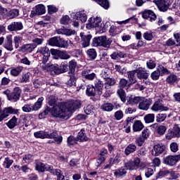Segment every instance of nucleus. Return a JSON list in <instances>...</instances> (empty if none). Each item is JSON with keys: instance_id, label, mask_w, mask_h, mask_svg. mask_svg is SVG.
Returning a JSON list of instances; mask_svg holds the SVG:
<instances>
[{"instance_id": "f257e3e1", "label": "nucleus", "mask_w": 180, "mask_h": 180, "mask_svg": "<svg viewBox=\"0 0 180 180\" xmlns=\"http://www.w3.org/2000/svg\"><path fill=\"white\" fill-rule=\"evenodd\" d=\"M49 105L53 106L52 115L55 117H60L63 120H68L70 112H64V103H58L57 97L55 96H50L48 98Z\"/></svg>"}, {"instance_id": "f3484780", "label": "nucleus", "mask_w": 180, "mask_h": 180, "mask_svg": "<svg viewBox=\"0 0 180 180\" xmlns=\"http://www.w3.org/2000/svg\"><path fill=\"white\" fill-rule=\"evenodd\" d=\"M3 47L7 50V51H12L13 50V44L12 41V35H8L6 38V41L3 44Z\"/></svg>"}, {"instance_id": "aec40b11", "label": "nucleus", "mask_w": 180, "mask_h": 180, "mask_svg": "<svg viewBox=\"0 0 180 180\" xmlns=\"http://www.w3.org/2000/svg\"><path fill=\"white\" fill-rule=\"evenodd\" d=\"M142 18H143V19H149L150 22H154V20L157 19V15L154 12L148 10L143 13Z\"/></svg>"}, {"instance_id": "4468645a", "label": "nucleus", "mask_w": 180, "mask_h": 180, "mask_svg": "<svg viewBox=\"0 0 180 180\" xmlns=\"http://www.w3.org/2000/svg\"><path fill=\"white\" fill-rule=\"evenodd\" d=\"M51 67L53 68L56 74H61L63 72H67V71H68V65L64 62L61 63L60 68H58V65L57 64L53 65V66L51 65Z\"/></svg>"}, {"instance_id": "2f4dec72", "label": "nucleus", "mask_w": 180, "mask_h": 180, "mask_svg": "<svg viewBox=\"0 0 180 180\" xmlns=\"http://www.w3.org/2000/svg\"><path fill=\"white\" fill-rule=\"evenodd\" d=\"M115 109V105L110 103H105L101 105L103 112H112Z\"/></svg>"}, {"instance_id": "603ef678", "label": "nucleus", "mask_w": 180, "mask_h": 180, "mask_svg": "<svg viewBox=\"0 0 180 180\" xmlns=\"http://www.w3.org/2000/svg\"><path fill=\"white\" fill-rule=\"evenodd\" d=\"M30 78V73L27 72L25 74H22V77L20 78V82L22 84H26L29 82V79Z\"/></svg>"}, {"instance_id": "79ce46f5", "label": "nucleus", "mask_w": 180, "mask_h": 180, "mask_svg": "<svg viewBox=\"0 0 180 180\" xmlns=\"http://www.w3.org/2000/svg\"><path fill=\"white\" fill-rule=\"evenodd\" d=\"M86 54L89 60H95L96 58L98 53H96V50L94 49H89L86 51Z\"/></svg>"}, {"instance_id": "bf43d9fd", "label": "nucleus", "mask_w": 180, "mask_h": 180, "mask_svg": "<svg viewBox=\"0 0 180 180\" xmlns=\"http://www.w3.org/2000/svg\"><path fill=\"white\" fill-rule=\"evenodd\" d=\"M14 44L15 49H19V46H20V44L22 43V37L15 36L14 37Z\"/></svg>"}, {"instance_id": "dca6fc26", "label": "nucleus", "mask_w": 180, "mask_h": 180, "mask_svg": "<svg viewBox=\"0 0 180 180\" xmlns=\"http://www.w3.org/2000/svg\"><path fill=\"white\" fill-rule=\"evenodd\" d=\"M82 76L85 79H88V81H94L95 78H96V74L94 72H91V70H84L82 72Z\"/></svg>"}, {"instance_id": "c85d7f7f", "label": "nucleus", "mask_w": 180, "mask_h": 180, "mask_svg": "<svg viewBox=\"0 0 180 180\" xmlns=\"http://www.w3.org/2000/svg\"><path fill=\"white\" fill-rule=\"evenodd\" d=\"M94 88L97 89L98 95H102V89L103 88V83L102 81L98 79L94 82Z\"/></svg>"}, {"instance_id": "4d7b16f0", "label": "nucleus", "mask_w": 180, "mask_h": 180, "mask_svg": "<svg viewBox=\"0 0 180 180\" xmlns=\"http://www.w3.org/2000/svg\"><path fill=\"white\" fill-rule=\"evenodd\" d=\"M61 60H70L71 56L67 53V51H61L59 53V56Z\"/></svg>"}, {"instance_id": "864d4df0", "label": "nucleus", "mask_w": 180, "mask_h": 180, "mask_svg": "<svg viewBox=\"0 0 180 180\" xmlns=\"http://www.w3.org/2000/svg\"><path fill=\"white\" fill-rule=\"evenodd\" d=\"M155 119V115L154 114H148L144 117V120L146 123H153Z\"/></svg>"}, {"instance_id": "a878e982", "label": "nucleus", "mask_w": 180, "mask_h": 180, "mask_svg": "<svg viewBox=\"0 0 180 180\" xmlns=\"http://www.w3.org/2000/svg\"><path fill=\"white\" fill-rule=\"evenodd\" d=\"M110 57L112 60H120V58H126V57H127V54L118 51L116 52L112 53L110 55Z\"/></svg>"}, {"instance_id": "58836bf2", "label": "nucleus", "mask_w": 180, "mask_h": 180, "mask_svg": "<svg viewBox=\"0 0 180 180\" xmlns=\"http://www.w3.org/2000/svg\"><path fill=\"white\" fill-rule=\"evenodd\" d=\"M70 43H71V41H65L63 39L59 38L58 47H60V49H68Z\"/></svg>"}, {"instance_id": "e2e57ef3", "label": "nucleus", "mask_w": 180, "mask_h": 180, "mask_svg": "<svg viewBox=\"0 0 180 180\" xmlns=\"http://www.w3.org/2000/svg\"><path fill=\"white\" fill-rule=\"evenodd\" d=\"M146 65L149 70H154V68L156 67L157 64L155 63V61H154L153 60H149L146 63Z\"/></svg>"}, {"instance_id": "cd10ccee", "label": "nucleus", "mask_w": 180, "mask_h": 180, "mask_svg": "<svg viewBox=\"0 0 180 180\" xmlns=\"http://www.w3.org/2000/svg\"><path fill=\"white\" fill-rule=\"evenodd\" d=\"M127 174V169L125 166L122 167L121 168H119L118 169H116L114 172V175L115 176H124Z\"/></svg>"}, {"instance_id": "5fc2aeb1", "label": "nucleus", "mask_w": 180, "mask_h": 180, "mask_svg": "<svg viewBox=\"0 0 180 180\" xmlns=\"http://www.w3.org/2000/svg\"><path fill=\"white\" fill-rule=\"evenodd\" d=\"M160 75L161 73L160 72V69L158 68L156 70L151 73L150 78H152L153 81H157V79H159Z\"/></svg>"}, {"instance_id": "c9c22d12", "label": "nucleus", "mask_w": 180, "mask_h": 180, "mask_svg": "<svg viewBox=\"0 0 180 180\" xmlns=\"http://www.w3.org/2000/svg\"><path fill=\"white\" fill-rule=\"evenodd\" d=\"M46 13V7L43 4H39L35 6V15H43Z\"/></svg>"}, {"instance_id": "f03ea898", "label": "nucleus", "mask_w": 180, "mask_h": 180, "mask_svg": "<svg viewBox=\"0 0 180 180\" xmlns=\"http://www.w3.org/2000/svg\"><path fill=\"white\" fill-rule=\"evenodd\" d=\"M79 108H81V101L72 100L64 104L63 112H69L70 115L68 119H70L72 112H75V110L79 109Z\"/></svg>"}, {"instance_id": "393cba45", "label": "nucleus", "mask_w": 180, "mask_h": 180, "mask_svg": "<svg viewBox=\"0 0 180 180\" xmlns=\"http://www.w3.org/2000/svg\"><path fill=\"white\" fill-rule=\"evenodd\" d=\"M136 77L139 79H148V73L147 72V70H136Z\"/></svg>"}, {"instance_id": "680f3d73", "label": "nucleus", "mask_w": 180, "mask_h": 180, "mask_svg": "<svg viewBox=\"0 0 180 180\" xmlns=\"http://www.w3.org/2000/svg\"><path fill=\"white\" fill-rule=\"evenodd\" d=\"M13 164V160H10L9 158H6L4 162V168H11V165Z\"/></svg>"}, {"instance_id": "c756f323", "label": "nucleus", "mask_w": 180, "mask_h": 180, "mask_svg": "<svg viewBox=\"0 0 180 180\" xmlns=\"http://www.w3.org/2000/svg\"><path fill=\"white\" fill-rule=\"evenodd\" d=\"M142 129H144V124L140 120H136L133 124L134 131H141Z\"/></svg>"}, {"instance_id": "4be33fe9", "label": "nucleus", "mask_w": 180, "mask_h": 180, "mask_svg": "<svg viewBox=\"0 0 180 180\" xmlns=\"http://www.w3.org/2000/svg\"><path fill=\"white\" fill-rule=\"evenodd\" d=\"M50 56L51 55H43L42 60H41L39 63V67H41L42 70H47V68L50 67V65L47 63L49 58H50Z\"/></svg>"}, {"instance_id": "6ab92c4d", "label": "nucleus", "mask_w": 180, "mask_h": 180, "mask_svg": "<svg viewBox=\"0 0 180 180\" xmlns=\"http://www.w3.org/2000/svg\"><path fill=\"white\" fill-rule=\"evenodd\" d=\"M23 72V67L18 65L17 67H13L10 68V74L11 77H19Z\"/></svg>"}, {"instance_id": "6e6d98bb", "label": "nucleus", "mask_w": 180, "mask_h": 180, "mask_svg": "<svg viewBox=\"0 0 180 180\" xmlns=\"http://www.w3.org/2000/svg\"><path fill=\"white\" fill-rule=\"evenodd\" d=\"M77 141H78V139L73 136H69L67 139L68 146H75V144H77Z\"/></svg>"}, {"instance_id": "ddd939ff", "label": "nucleus", "mask_w": 180, "mask_h": 180, "mask_svg": "<svg viewBox=\"0 0 180 180\" xmlns=\"http://www.w3.org/2000/svg\"><path fill=\"white\" fill-rule=\"evenodd\" d=\"M8 30L10 32H20V30H23V23L22 22H13L8 26Z\"/></svg>"}, {"instance_id": "39448f33", "label": "nucleus", "mask_w": 180, "mask_h": 180, "mask_svg": "<svg viewBox=\"0 0 180 180\" xmlns=\"http://www.w3.org/2000/svg\"><path fill=\"white\" fill-rule=\"evenodd\" d=\"M74 19L75 20L73 21L72 25L74 27H78L79 26V22L85 23L88 17L86 16L85 11H79L75 15Z\"/></svg>"}, {"instance_id": "052dcab7", "label": "nucleus", "mask_w": 180, "mask_h": 180, "mask_svg": "<svg viewBox=\"0 0 180 180\" xmlns=\"http://www.w3.org/2000/svg\"><path fill=\"white\" fill-rule=\"evenodd\" d=\"M166 81L168 82V84H174L176 82V75H170L167 77Z\"/></svg>"}, {"instance_id": "f704fd0d", "label": "nucleus", "mask_w": 180, "mask_h": 180, "mask_svg": "<svg viewBox=\"0 0 180 180\" xmlns=\"http://www.w3.org/2000/svg\"><path fill=\"white\" fill-rule=\"evenodd\" d=\"M116 84V80L113 78H106L105 79V89H110V86H113Z\"/></svg>"}, {"instance_id": "ea45409f", "label": "nucleus", "mask_w": 180, "mask_h": 180, "mask_svg": "<svg viewBox=\"0 0 180 180\" xmlns=\"http://www.w3.org/2000/svg\"><path fill=\"white\" fill-rule=\"evenodd\" d=\"M18 16H19V10L18 9L11 10L7 13L8 19H15V18H18Z\"/></svg>"}, {"instance_id": "338daca9", "label": "nucleus", "mask_w": 180, "mask_h": 180, "mask_svg": "<svg viewBox=\"0 0 180 180\" xmlns=\"http://www.w3.org/2000/svg\"><path fill=\"white\" fill-rule=\"evenodd\" d=\"M70 20H71V19L70 18V16L64 15L60 19V22L61 25H68V23H70Z\"/></svg>"}, {"instance_id": "a211bd4d", "label": "nucleus", "mask_w": 180, "mask_h": 180, "mask_svg": "<svg viewBox=\"0 0 180 180\" xmlns=\"http://www.w3.org/2000/svg\"><path fill=\"white\" fill-rule=\"evenodd\" d=\"M150 105H151V103H150V101H148L147 98L142 97L141 98V101H139V108L141 110H148V108H150Z\"/></svg>"}, {"instance_id": "473e14b6", "label": "nucleus", "mask_w": 180, "mask_h": 180, "mask_svg": "<svg viewBox=\"0 0 180 180\" xmlns=\"http://www.w3.org/2000/svg\"><path fill=\"white\" fill-rule=\"evenodd\" d=\"M77 139V141H88V137L86 136V134H85V129H81L78 133Z\"/></svg>"}, {"instance_id": "412c9836", "label": "nucleus", "mask_w": 180, "mask_h": 180, "mask_svg": "<svg viewBox=\"0 0 180 180\" xmlns=\"http://www.w3.org/2000/svg\"><path fill=\"white\" fill-rule=\"evenodd\" d=\"M58 34H65V36H72V34H75V30L63 27L56 30Z\"/></svg>"}, {"instance_id": "4c0bfd02", "label": "nucleus", "mask_w": 180, "mask_h": 180, "mask_svg": "<svg viewBox=\"0 0 180 180\" xmlns=\"http://www.w3.org/2000/svg\"><path fill=\"white\" fill-rule=\"evenodd\" d=\"M44 101V98L41 97L39 98L37 101L32 106V110H39L40 108H41V105L43 104V101Z\"/></svg>"}, {"instance_id": "69168bd1", "label": "nucleus", "mask_w": 180, "mask_h": 180, "mask_svg": "<svg viewBox=\"0 0 180 180\" xmlns=\"http://www.w3.org/2000/svg\"><path fill=\"white\" fill-rule=\"evenodd\" d=\"M172 132L174 136L177 138L180 137V127L178 124L174 125Z\"/></svg>"}, {"instance_id": "f8f14e48", "label": "nucleus", "mask_w": 180, "mask_h": 180, "mask_svg": "<svg viewBox=\"0 0 180 180\" xmlns=\"http://www.w3.org/2000/svg\"><path fill=\"white\" fill-rule=\"evenodd\" d=\"M80 37L82 39V46L83 49H86L89 47L91 44V39H92V35L86 34L85 35L84 32L80 33Z\"/></svg>"}, {"instance_id": "20e7f679", "label": "nucleus", "mask_w": 180, "mask_h": 180, "mask_svg": "<svg viewBox=\"0 0 180 180\" xmlns=\"http://www.w3.org/2000/svg\"><path fill=\"white\" fill-rule=\"evenodd\" d=\"M92 44L94 47L102 46L106 49H109V47H110V45L112 44V39H108L106 36H101L97 38H94L93 39Z\"/></svg>"}, {"instance_id": "2eb2a0df", "label": "nucleus", "mask_w": 180, "mask_h": 180, "mask_svg": "<svg viewBox=\"0 0 180 180\" xmlns=\"http://www.w3.org/2000/svg\"><path fill=\"white\" fill-rule=\"evenodd\" d=\"M165 146L162 143H158L153 146V153L155 152V153H153V155L155 157H158V155H161L164 151H165Z\"/></svg>"}, {"instance_id": "6e6552de", "label": "nucleus", "mask_w": 180, "mask_h": 180, "mask_svg": "<svg viewBox=\"0 0 180 180\" xmlns=\"http://www.w3.org/2000/svg\"><path fill=\"white\" fill-rule=\"evenodd\" d=\"M178 161H180V155H169L163 158V164L169 165V167L176 165Z\"/></svg>"}, {"instance_id": "e433bc0d", "label": "nucleus", "mask_w": 180, "mask_h": 180, "mask_svg": "<svg viewBox=\"0 0 180 180\" xmlns=\"http://www.w3.org/2000/svg\"><path fill=\"white\" fill-rule=\"evenodd\" d=\"M141 98L140 96L136 97H129V100L127 102V105H137V103H140V101H141Z\"/></svg>"}, {"instance_id": "774afa93", "label": "nucleus", "mask_w": 180, "mask_h": 180, "mask_svg": "<svg viewBox=\"0 0 180 180\" xmlns=\"http://www.w3.org/2000/svg\"><path fill=\"white\" fill-rule=\"evenodd\" d=\"M115 117L116 119V120H122V119H123V111L122 110H118L117 112H115Z\"/></svg>"}, {"instance_id": "b1692460", "label": "nucleus", "mask_w": 180, "mask_h": 180, "mask_svg": "<svg viewBox=\"0 0 180 180\" xmlns=\"http://www.w3.org/2000/svg\"><path fill=\"white\" fill-rule=\"evenodd\" d=\"M136 70H132L127 72L128 79L131 85L137 82V78H136Z\"/></svg>"}, {"instance_id": "49530a36", "label": "nucleus", "mask_w": 180, "mask_h": 180, "mask_svg": "<svg viewBox=\"0 0 180 180\" xmlns=\"http://www.w3.org/2000/svg\"><path fill=\"white\" fill-rule=\"evenodd\" d=\"M77 82V78L75 77V75L72 73L70 75V79L68 81V86H74Z\"/></svg>"}, {"instance_id": "09e8293b", "label": "nucleus", "mask_w": 180, "mask_h": 180, "mask_svg": "<svg viewBox=\"0 0 180 180\" xmlns=\"http://www.w3.org/2000/svg\"><path fill=\"white\" fill-rule=\"evenodd\" d=\"M117 94L118 96H120L122 102H126V92L124 91V90H123V89L120 88V89H118L117 91Z\"/></svg>"}, {"instance_id": "9b49d317", "label": "nucleus", "mask_w": 180, "mask_h": 180, "mask_svg": "<svg viewBox=\"0 0 180 180\" xmlns=\"http://www.w3.org/2000/svg\"><path fill=\"white\" fill-rule=\"evenodd\" d=\"M153 2L157 5L160 12H167L168 8H169L167 0H154Z\"/></svg>"}, {"instance_id": "a18cd8bd", "label": "nucleus", "mask_w": 180, "mask_h": 180, "mask_svg": "<svg viewBox=\"0 0 180 180\" xmlns=\"http://www.w3.org/2000/svg\"><path fill=\"white\" fill-rule=\"evenodd\" d=\"M155 129L156 132L158 133V134H159V136H162V134H164L165 131H167V127L164 125H156Z\"/></svg>"}, {"instance_id": "a19ab883", "label": "nucleus", "mask_w": 180, "mask_h": 180, "mask_svg": "<svg viewBox=\"0 0 180 180\" xmlns=\"http://www.w3.org/2000/svg\"><path fill=\"white\" fill-rule=\"evenodd\" d=\"M86 94L87 96H95V95H96V89L94 86H88Z\"/></svg>"}, {"instance_id": "bb28decb", "label": "nucleus", "mask_w": 180, "mask_h": 180, "mask_svg": "<svg viewBox=\"0 0 180 180\" xmlns=\"http://www.w3.org/2000/svg\"><path fill=\"white\" fill-rule=\"evenodd\" d=\"M49 139H53L57 144H61V143H63V136H58L57 131H54L53 133L49 134Z\"/></svg>"}, {"instance_id": "3c124183", "label": "nucleus", "mask_w": 180, "mask_h": 180, "mask_svg": "<svg viewBox=\"0 0 180 180\" xmlns=\"http://www.w3.org/2000/svg\"><path fill=\"white\" fill-rule=\"evenodd\" d=\"M98 5L102 6L104 9H108L109 8V1L108 0H95Z\"/></svg>"}, {"instance_id": "1a4fd4ad", "label": "nucleus", "mask_w": 180, "mask_h": 180, "mask_svg": "<svg viewBox=\"0 0 180 180\" xmlns=\"http://www.w3.org/2000/svg\"><path fill=\"white\" fill-rule=\"evenodd\" d=\"M22 94V90L19 87H15L13 91L8 96V101L11 102H18L20 99V94Z\"/></svg>"}, {"instance_id": "5701e85b", "label": "nucleus", "mask_w": 180, "mask_h": 180, "mask_svg": "<svg viewBox=\"0 0 180 180\" xmlns=\"http://www.w3.org/2000/svg\"><path fill=\"white\" fill-rule=\"evenodd\" d=\"M37 47V45L36 44H24L21 47V51L25 52V53H32L34 49Z\"/></svg>"}, {"instance_id": "13d9d810", "label": "nucleus", "mask_w": 180, "mask_h": 180, "mask_svg": "<svg viewBox=\"0 0 180 180\" xmlns=\"http://www.w3.org/2000/svg\"><path fill=\"white\" fill-rule=\"evenodd\" d=\"M167 119V114L159 113L156 115V122L158 123H161V122H164Z\"/></svg>"}, {"instance_id": "8fccbe9b", "label": "nucleus", "mask_w": 180, "mask_h": 180, "mask_svg": "<svg viewBox=\"0 0 180 180\" xmlns=\"http://www.w3.org/2000/svg\"><path fill=\"white\" fill-rule=\"evenodd\" d=\"M125 168L129 169V171H134V169H137L136 166L134 165V162L133 160H129L125 164Z\"/></svg>"}, {"instance_id": "7ed1b4c3", "label": "nucleus", "mask_w": 180, "mask_h": 180, "mask_svg": "<svg viewBox=\"0 0 180 180\" xmlns=\"http://www.w3.org/2000/svg\"><path fill=\"white\" fill-rule=\"evenodd\" d=\"M35 169L38 171V172H45V171H48L51 174H60V169H54L53 166L37 161L35 162Z\"/></svg>"}, {"instance_id": "9d476101", "label": "nucleus", "mask_w": 180, "mask_h": 180, "mask_svg": "<svg viewBox=\"0 0 180 180\" xmlns=\"http://www.w3.org/2000/svg\"><path fill=\"white\" fill-rule=\"evenodd\" d=\"M102 19L99 17H91L89 19V22L86 25L87 29H92L94 27H99Z\"/></svg>"}, {"instance_id": "423d86ee", "label": "nucleus", "mask_w": 180, "mask_h": 180, "mask_svg": "<svg viewBox=\"0 0 180 180\" xmlns=\"http://www.w3.org/2000/svg\"><path fill=\"white\" fill-rule=\"evenodd\" d=\"M151 110L153 112H167V110H169V108L164 105L162 99L159 98L152 105Z\"/></svg>"}, {"instance_id": "c03bdc74", "label": "nucleus", "mask_w": 180, "mask_h": 180, "mask_svg": "<svg viewBox=\"0 0 180 180\" xmlns=\"http://www.w3.org/2000/svg\"><path fill=\"white\" fill-rule=\"evenodd\" d=\"M59 39L60 38H58L57 37H53L52 38H50L48 41V43H49V46L58 47Z\"/></svg>"}, {"instance_id": "37998d69", "label": "nucleus", "mask_w": 180, "mask_h": 180, "mask_svg": "<svg viewBox=\"0 0 180 180\" xmlns=\"http://www.w3.org/2000/svg\"><path fill=\"white\" fill-rule=\"evenodd\" d=\"M7 126L9 129H14L15 126L18 125V118L16 117L13 116L12 119H11L7 122Z\"/></svg>"}, {"instance_id": "72a5a7b5", "label": "nucleus", "mask_w": 180, "mask_h": 180, "mask_svg": "<svg viewBox=\"0 0 180 180\" xmlns=\"http://www.w3.org/2000/svg\"><path fill=\"white\" fill-rule=\"evenodd\" d=\"M137 150V146L136 145L131 143L129 144L124 150V154L125 155H130L131 153H134Z\"/></svg>"}, {"instance_id": "0e129e2a", "label": "nucleus", "mask_w": 180, "mask_h": 180, "mask_svg": "<svg viewBox=\"0 0 180 180\" xmlns=\"http://www.w3.org/2000/svg\"><path fill=\"white\" fill-rule=\"evenodd\" d=\"M77 67V62H75V60H72L69 62V68L71 71V72H74L75 71V68Z\"/></svg>"}, {"instance_id": "de8ad7c7", "label": "nucleus", "mask_w": 180, "mask_h": 180, "mask_svg": "<svg viewBox=\"0 0 180 180\" xmlns=\"http://www.w3.org/2000/svg\"><path fill=\"white\" fill-rule=\"evenodd\" d=\"M37 53H40L42 56H49L50 55V50L47 46H41L37 50Z\"/></svg>"}, {"instance_id": "0eeeda50", "label": "nucleus", "mask_w": 180, "mask_h": 180, "mask_svg": "<svg viewBox=\"0 0 180 180\" xmlns=\"http://www.w3.org/2000/svg\"><path fill=\"white\" fill-rule=\"evenodd\" d=\"M18 113H19V110L12 107L5 108L3 110H0V122H2L4 119H6L9 115H18Z\"/></svg>"}, {"instance_id": "7c9ffc66", "label": "nucleus", "mask_w": 180, "mask_h": 180, "mask_svg": "<svg viewBox=\"0 0 180 180\" xmlns=\"http://www.w3.org/2000/svg\"><path fill=\"white\" fill-rule=\"evenodd\" d=\"M34 137L36 139H49L50 137V134H48L46 131H37L34 134Z\"/></svg>"}]
</instances>
